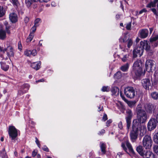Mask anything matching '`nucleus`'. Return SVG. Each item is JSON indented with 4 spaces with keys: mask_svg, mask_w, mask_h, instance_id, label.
<instances>
[{
    "mask_svg": "<svg viewBox=\"0 0 158 158\" xmlns=\"http://www.w3.org/2000/svg\"><path fill=\"white\" fill-rule=\"evenodd\" d=\"M139 129L141 136H143L146 133L147 129L145 126L138 123L137 120H134L132 122V130L130 133L131 139L133 142L137 138Z\"/></svg>",
    "mask_w": 158,
    "mask_h": 158,
    "instance_id": "1",
    "label": "nucleus"
},
{
    "mask_svg": "<svg viewBox=\"0 0 158 158\" xmlns=\"http://www.w3.org/2000/svg\"><path fill=\"white\" fill-rule=\"evenodd\" d=\"M142 105L140 103L139 104L136 108L137 114V120L138 123H144L147 120L148 117L146 112L145 110L142 108Z\"/></svg>",
    "mask_w": 158,
    "mask_h": 158,
    "instance_id": "2",
    "label": "nucleus"
},
{
    "mask_svg": "<svg viewBox=\"0 0 158 158\" xmlns=\"http://www.w3.org/2000/svg\"><path fill=\"white\" fill-rule=\"evenodd\" d=\"M142 65V61L140 60H137L133 64L131 74L135 78L139 77L142 74L143 70Z\"/></svg>",
    "mask_w": 158,
    "mask_h": 158,
    "instance_id": "3",
    "label": "nucleus"
},
{
    "mask_svg": "<svg viewBox=\"0 0 158 158\" xmlns=\"http://www.w3.org/2000/svg\"><path fill=\"white\" fill-rule=\"evenodd\" d=\"M124 93L126 96L130 98H133L136 94L135 90L132 87H128L125 88Z\"/></svg>",
    "mask_w": 158,
    "mask_h": 158,
    "instance_id": "4",
    "label": "nucleus"
},
{
    "mask_svg": "<svg viewBox=\"0 0 158 158\" xmlns=\"http://www.w3.org/2000/svg\"><path fill=\"white\" fill-rule=\"evenodd\" d=\"M143 144L146 149H149L151 148L152 141L150 136L148 135L145 136L143 139Z\"/></svg>",
    "mask_w": 158,
    "mask_h": 158,
    "instance_id": "5",
    "label": "nucleus"
},
{
    "mask_svg": "<svg viewBox=\"0 0 158 158\" xmlns=\"http://www.w3.org/2000/svg\"><path fill=\"white\" fill-rule=\"evenodd\" d=\"M8 133L9 137L11 138L12 140H14L18 136L17 130L13 126H9Z\"/></svg>",
    "mask_w": 158,
    "mask_h": 158,
    "instance_id": "6",
    "label": "nucleus"
},
{
    "mask_svg": "<svg viewBox=\"0 0 158 158\" xmlns=\"http://www.w3.org/2000/svg\"><path fill=\"white\" fill-rule=\"evenodd\" d=\"M155 62L152 60H147L145 63V70L148 72H150L152 71V68L154 67L155 69Z\"/></svg>",
    "mask_w": 158,
    "mask_h": 158,
    "instance_id": "7",
    "label": "nucleus"
},
{
    "mask_svg": "<svg viewBox=\"0 0 158 158\" xmlns=\"http://www.w3.org/2000/svg\"><path fill=\"white\" fill-rule=\"evenodd\" d=\"M126 113L127 115L126 117V119L127 122V129L128 131L130 128L131 119L133 116V113L131 110L129 109L127 110Z\"/></svg>",
    "mask_w": 158,
    "mask_h": 158,
    "instance_id": "8",
    "label": "nucleus"
},
{
    "mask_svg": "<svg viewBox=\"0 0 158 158\" xmlns=\"http://www.w3.org/2000/svg\"><path fill=\"white\" fill-rule=\"evenodd\" d=\"M143 48L141 46L135 48L133 52V57L135 58L137 56H141L143 55Z\"/></svg>",
    "mask_w": 158,
    "mask_h": 158,
    "instance_id": "9",
    "label": "nucleus"
},
{
    "mask_svg": "<svg viewBox=\"0 0 158 158\" xmlns=\"http://www.w3.org/2000/svg\"><path fill=\"white\" fill-rule=\"evenodd\" d=\"M144 107L146 112L149 114H152L155 109V106L151 103L145 104Z\"/></svg>",
    "mask_w": 158,
    "mask_h": 158,
    "instance_id": "10",
    "label": "nucleus"
},
{
    "mask_svg": "<svg viewBox=\"0 0 158 158\" xmlns=\"http://www.w3.org/2000/svg\"><path fill=\"white\" fill-rule=\"evenodd\" d=\"M157 121L154 118L151 119L148 123V129L149 131L154 129L156 126Z\"/></svg>",
    "mask_w": 158,
    "mask_h": 158,
    "instance_id": "11",
    "label": "nucleus"
},
{
    "mask_svg": "<svg viewBox=\"0 0 158 158\" xmlns=\"http://www.w3.org/2000/svg\"><path fill=\"white\" fill-rule=\"evenodd\" d=\"M29 85L27 84L22 85L18 91V94L21 95L25 93L29 89Z\"/></svg>",
    "mask_w": 158,
    "mask_h": 158,
    "instance_id": "12",
    "label": "nucleus"
},
{
    "mask_svg": "<svg viewBox=\"0 0 158 158\" xmlns=\"http://www.w3.org/2000/svg\"><path fill=\"white\" fill-rule=\"evenodd\" d=\"M140 46L143 48V50L145 49L146 51H149L150 49V46L148 41L146 40L141 41L140 43Z\"/></svg>",
    "mask_w": 158,
    "mask_h": 158,
    "instance_id": "13",
    "label": "nucleus"
},
{
    "mask_svg": "<svg viewBox=\"0 0 158 158\" xmlns=\"http://www.w3.org/2000/svg\"><path fill=\"white\" fill-rule=\"evenodd\" d=\"M6 52L7 56L10 58V57L14 56L13 49L12 47L10 46H8L6 48H4L3 52Z\"/></svg>",
    "mask_w": 158,
    "mask_h": 158,
    "instance_id": "14",
    "label": "nucleus"
},
{
    "mask_svg": "<svg viewBox=\"0 0 158 158\" xmlns=\"http://www.w3.org/2000/svg\"><path fill=\"white\" fill-rule=\"evenodd\" d=\"M142 84L143 87L146 89H149V87L151 83L150 80L148 79H144L142 80Z\"/></svg>",
    "mask_w": 158,
    "mask_h": 158,
    "instance_id": "15",
    "label": "nucleus"
},
{
    "mask_svg": "<svg viewBox=\"0 0 158 158\" xmlns=\"http://www.w3.org/2000/svg\"><path fill=\"white\" fill-rule=\"evenodd\" d=\"M148 31L147 29H144L140 30L139 32V33L140 38L144 39L148 36Z\"/></svg>",
    "mask_w": 158,
    "mask_h": 158,
    "instance_id": "16",
    "label": "nucleus"
},
{
    "mask_svg": "<svg viewBox=\"0 0 158 158\" xmlns=\"http://www.w3.org/2000/svg\"><path fill=\"white\" fill-rule=\"evenodd\" d=\"M36 54L37 51L35 49L33 50L32 51L27 50L24 52V54L27 56L31 57L32 56H35Z\"/></svg>",
    "mask_w": 158,
    "mask_h": 158,
    "instance_id": "17",
    "label": "nucleus"
},
{
    "mask_svg": "<svg viewBox=\"0 0 158 158\" xmlns=\"http://www.w3.org/2000/svg\"><path fill=\"white\" fill-rule=\"evenodd\" d=\"M1 67V69L5 71H7L9 68V66L8 65L9 63L5 61L0 62Z\"/></svg>",
    "mask_w": 158,
    "mask_h": 158,
    "instance_id": "18",
    "label": "nucleus"
},
{
    "mask_svg": "<svg viewBox=\"0 0 158 158\" xmlns=\"http://www.w3.org/2000/svg\"><path fill=\"white\" fill-rule=\"evenodd\" d=\"M41 63L40 61L34 62L31 63V67L36 70H39L40 68Z\"/></svg>",
    "mask_w": 158,
    "mask_h": 158,
    "instance_id": "19",
    "label": "nucleus"
},
{
    "mask_svg": "<svg viewBox=\"0 0 158 158\" xmlns=\"http://www.w3.org/2000/svg\"><path fill=\"white\" fill-rule=\"evenodd\" d=\"M9 19L12 23H15L18 20L17 15L15 13H12L9 15Z\"/></svg>",
    "mask_w": 158,
    "mask_h": 158,
    "instance_id": "20",
    "label": "nucleus"
},
{
    "mask_svg": "<svg viewBox=\"0 0 158 158\" xmlns=\"http://www.w3.org/2000/svg\"><path fill=\"white\" fill-rule=\"evenodd\" d=\"M143 157L144 158H156L154 154L149 151H146Z\"/></svg>",
    "mask_w": 158,
    "mask_h": 158,
    "instance_id": "21",
    "label": "nucleus"
},
{
    "mask_svg": "<svg viewBox=\"0 0 158 158\" xmlns=\"http://www.w3.org/2000/svg\"><path fill=\"white\" fill-rule=\"evenodd\" d=\"M136 151L140 155V156H143L146 152L143 151V147L141 146H139L136 148Z\"/></svg>",
    "mask_w": 158,
    "mask_h": 158,
    "instance_id": "22",
    "label": "nucleus"
},
{
    "mask_svg": "<svg viewBox=\"0 0 158 158\" xmlns=\"http://www.w3.org/2000/svg\"><path fill=\"white\" fill-rule=\"evenodd\" d=\"M111 91L113 95L117 96L119 95V89L117 87H114L112 88Z\"/></svg>",
    "mask_w": 158,
    "mask_h": 158,
    "instance_id": "23",
    "label": "nucleus"
},
{
    "mask_svg": "<svg viewBox=\"0 0 158 158\" xmlns=\"http://www.w3.org/2000/svg\"><path fill=\"white\" fill-rule=\"evenodd\" d=\"M126 144L129 152L132 154H134L135 152L131 144L128 141H127L126 142Z\"/></svg>",
    "mask_w": 158,
    "mask_h": 158,
    "instance_id": "24",
    "label": "nucleus"
},
{
    "mask_svg": "<svg viewBox=\"0 0 158 158\" xmlns=\"http://www.w3.org/2000/svg\"><path fill=\"white\" fill-rule=\"evenodd\" d=\"M129 66V64L127 63L126 64L122 66L120 68V69L123 72H126L128 70Z\"/></svg>",
    "mask_w": 158,
    "mask_h": 158,
    "instance_id": "25",
    "label": "nucleus"
},
{
    "mask_svg": "<svg viewBox=\"0 0 158 158\" xmlns=\"http://www.w3.org/2000/svg\"><path fill=\"white\" fill-rule=\"evenodd\" d=\"M125 102L127 103L128 106L131 108H132L135 106L136 103L135 101H128L127 100Z\"/></svg>",
    "mask_w": 158,
    "mask_h": 158,
    "instance_id": "26",
    "label": "nucleus"
},
{
    "mask_svg": "<svg viewBox=\"0 0 158 158\" xmlns=\"http://www.w3.org/2000/svg\"><path fill=\"white\" fill-rule=\"evenodd\" d=\"M6 37V32L5 31L2 30H0V39L3 40Z\"/></svg>",
    "mask_w": 158,
    "mask_h": 158,
    "instance_id": "27",
    "label": "nucleus"
},
{
    "mask_svg": "<svg viewBox=\"0 0 158 158\" xmlns=\"http://www.w3.org/2000/svg\"><path fill=\"white\" fill-rule=\"evenodd\" d=\"M152 98L155 100L158 99V93L154 92L151 94Z\"/></svg>",
    "mask_w": 158,
    "mask_h": 158,
    "instance_id": "28",
    "label": "nucleus"
},
{
    "mask_svg": "<svg viewBox=\"0 0 158 158\" xmlns=\"http://www.w3.org/2000/svg\"><path fill=\"white\" fill-rule=\"evenodd\" d=\"M34 36V35L32 32H30L28 37L27 38L26 41L27 43L31 42Z\"/></svg>",
    "mask_w": 158,
    "mask_h": 158,
    "instance_id": "29",
    "label": "nucleus"
},
{
    "mask_svg": "<svg viewBox=\"0 0 158 158\" xmlns=\"http://www.w3.org/2000/svg\"><path fill=\"white\" fill-rule=\"evenodd\" d=\"M100 148L102 152L104 154H105L106 152V146L105 144L103 143H101Z\"/></svg>",
    "mask_w": 158,
    "mask_h": 158,
    "instance_id": "30",
    "label": "nucleus"
},
{
    "mask_svg": "<svg viewBox=\"0 0 158 158\" xmlns=\"http://www.w3.org/2000/svg\"><path fill=\"white\" fill-rule=\"evenodd\" d=\"M5 13L3 7L0 6V18L2 17L5 15Z\"/></svg>",
    "mask_w": 158,
    "mask_h": 158,
    "instance_id": "31",
    "label": "nucleus"
},
{
    "mask_svg": "<svg viewBox=\"0 0 158 158\" xmlns=\"http://www.w3.org/2000/svg\"><path fill=\"white\" fill-rule=\"evenodd\" d=\"M156 3L154 1L151 2L147 5L146 7L150 8L151 7H154L156 6Z\"/></svg>",
    "mask_w": 158,
    "mask_h": 158,
    "instance_id": "32",
    "label": "nucleus"
},
{
    "mask_svg": "<svg viewBox=\"0 0 158 158\" xmlns=\"http://www.w3.org/2000/svg\"><path fill=\"white\" fill-rule=\"evenodd\" d=\"M32 3L31 0H25V4L28 8L30 7Z\"/></svg>",
    "mask_w": 158,
    "mask_h": 158,
    "instance_id": "33",
    "label": "nucleus"
},
{
    "mask_svg": "<svg viewBox=\"0 0 158 158\" xmlns=\"http://www.w3.org/2000/svg\"><path fill=\"white\" fill-rule=\"evenodd\" d=\"M101 90L102 92H109L110 90V87L108 86H103L102 87Z\"/></svg>",
    "mask_w": 158,
    "mask_h": 158,
    "instance_id": "34",
    "label": "nucleus"
},
{
    "mask_svg": "<svg viewBox=\"0 0 158 158\" xmlns=\"http://www.w3.org/2000/svg\"><path fill=\"white\" fill-rule=\"evenodd\" d=\"M153 140L155 143L158 144V132L154 135Z\"/></svg>",
    "mask_w": 158,
    "mask_h": 158,
    "instance_id": "35",
    "label": "nucleus"
},
{
    "mask_svg": "<svg viewBox=\"0 0 158 158\" xmlns=\"http://www.w3.org/2000/svg\"><path fill=\"white\" fill-rule=\"evenodd\" d=\"M158 40V35H156L150 38V42H152Z\"/></svg>",
    "mask_w": 158,
    "mask_h": 158,
    "instance_id": "36",
    "label": "nucleus"
},
{
    "mask_svg": "<svg viewBox=\"0 0 158 158\" xmlns=\"http://www.w3.org/2000/svg\"><path fill=\"white\" fill-rule=\"evenodd\" d=\"M133 42L131 39H129L127 40V46L128 48H130L132 45Z\"/></svg>",
    "mask_w": 158,
    "mask_h": 158,
    "instance_id": "37",
    "label": "nucleus"
},
{
    "mask_svg": "<svg viewBox=\"0 0 158 158\" xmlns=\"http://www.w3.org/2000/svg\"><path fill=\"white\" fill-rule=\"evenodd\" d=\"M114 77L116 79L120 78L121 77V75L120 72H117L114 75Z\"/></svg>",
    "mask_w": 158,
    "mask_h": 158,
    "instance_id": "38",
    "label": "nucleus"
},
{
    "mask_svg": "<svg viewBox=\"0 0 158 158\" xmlns=\"http://www.w3.org/2000/svg\"><path fill=\"white\" fill-rule=\"evenodd\" d=\"M128 55L127 54L124 55L123 57L122 58V60L123 61L125 62L128 60Z\"/></svg>",
    "mask_w": 158,
    "mask_h": 158,
    "instance_id": "39",
    "label": "nucleus"
},
{
    "mask_svg": "<svg viewBox=\"0 0 158 158\" xmlns=\"http://www.w3.org/2000/svg\"><path fill=\"white\" fill-rule=\"evenodd\" d=\"M40 18L36 19L35 21L34 25L38 27L39 25V23L40 22Z\"/></svg>",
    "mask_w": 158,
    "mask_h": 158,
    "instance_id": "40",
    "label": "nucleus"
},
{
    "mask_svg": "<svg viewBox=\"0 0 158 158\" xmlns=\"http://www.w3.org/2000/svg\"><path fill=\"white\" fill-rule=\"evenodd\" d=\"M5 23L6 24V29L7 32V33L8 34H10V31L9 30L10 27L8 25V24L7 23V22H5Z\"/></svg>",
    "mask_w": 158,
    "mask_h": 158,
    "instance_id": "41",
    "label": "nucleus"
},
{
    "mask_svg": "<svg viewBox=\"0 0 158 158\" xmlns=\"http://www.w3.org/2000/svg\"><path fill=\"white\" fill-rule=\"evenodd\" d=\"M11 2L15 6H17L19 4V2L18 0H11Z\"/></svg>",
    "mask_w": 158,
    "mask_h": 158,
    "instance_id": "42",
    "label": "nucleus"
},
{
    "mask_svg": "<svg viewBox=\"0 0 158 158\" xmlns=\"http://www.w3.org/2000/svg\"><path fill=\"white\" fill-rule=\"evenodd\" d=\"M5 151V148H4L3 149V153H1V156L2 157V158H8L7 157V156L6 154V153L4 152Z\"/></svg>",
    "mask_w": 158,
    "mask_h": 158,
    "instance_id": "43",
    "label": "nucleus"
},
{
    "mask_svg": "<svg viewBox=\"0 0 158 158\" xmlns=\"http://www.w3.org/2000/svg\"><path fill=\"white\" fill-rule=\"evenodd\" d=\"M153 151L155 153L158 155V146L155 145L153 147Z\"/></svg>",
    "mask_w": 158,
    "mask_h": 158,
    "instance_id": "44",
    "label": "nucleus"
},
{
    "mask_svg": "<svg viewBox=\"0 0 158 158\" xmlns=\"http://www.w3.org/2000/svg\"><path fill=\"white\" fill-rule=\"evenodd\" d=\"M37 27L34 25L31 29V32H32L33 34H34V33L35 32L36 30V28Z\"/></svg>",
    "mask_w": 158,
    "mask_h": 158,
    "instance_id": "45",
    "label": "nucleus"
},
{
    "mask_svg": "<svg viewBox=\"0 0 158 158\" xmlns=\"http://www.w3.org/2000/svg\"><path fill=\"white\" fill-rule=\"evenodd\" d=\"M151 10L152 11V12L154 13V14L155 15L157 16H158V13L157 12L155 8H152L151 9Z\"/></svg>",
    "mask_w": 158,
    "mask_h": 158,
    "instance_id": "46",
    "label": "nucleus"
},
{
    "mask_svg": "<svg viewBox=\"0 0 158 158\" xmlns=\"http://www.w3.org/2000/svg\"><path fill=\"white\" fill-rule=\"evenodd\" d=\"M118 127L120 129H122L123 128V124L122 122H120L118 124Z\"/></svg>",
    "mask_w": 158,
    "mask_h": 158,
    "instance_id": "47",
    "label": "nucleus"
},
{
    "mask_svg": "<svg viewBox=\"0 0 158 158\" xmlns=\"http://www.w3.org/2000/svg\"><path fill=\"white\" fill-rule=\"evenodd\" d=\"M18 49L20 50H21L22 49V46L21 44V41H19L18 43Z\"/></svg>",
    "mask_w": 158,
    "mask_h": 158,
    "instance_id": "48",
    "label": "nucleus"
},
{
    "mask_svg": "<svg viewBox=\"0 0 158 158\" xmlns=\"http://www.w3.org/2000/svg\"><path fill=\"white\" fill-rule=\"evenodd\" d=\"M35 139H36V140H35L36 143V144L38 145V147L39 148H40V143L38 139H37V137H35Z\"/></svg>",
    "mask_w": 158,
    "mask_h": 158,
    "instance_id": "49",
    "label": "nucleus"
},
{
    "mask_svg": "<svg viewBox=\"0 0 158 158\" xmlns=\"http://www.w3.org/2000/svg\"><path fill=\"white\" fill-rule=\"evenodd\" d=\"M120 95L122 99L125 102L127 99L123 95V94L121 92H120Z\"/></svg>",
    "mask_w": 158,
    "mask_h": 158,
    "instance_id": "50",
    "label": "nucleus"
},
{
    "mask_svg": "<svg viewBox=\"0 0 158 158\" xmlns=\"http://www.w3.org/2000/svg\"><path fill=\"white\" fill-rule=\"evenodd\" d=\"M131 27V23H128L126 25V28L127 30H130Z\"/></svg>",
    "mask_w": 158,
    "mask_h": 158,
    "instance_id": "51",
    "label": "nucleus"
},
{
    "mask_svg": "<svg viewBox=\"0 0 158 158\" xmlns=\"http://www.w3.org/2000/svg\"><path fill=\"white\" fill-rule=\"evenodd\" d=\"M42 149L44 151L46 152H49V149L46 146H44L43 148Z\"/></svg>",
    "mask_w": 158,
    "mask_h": 158,
    "instance_id": "52",
    "label": "nucleus"
},
{
    "mask_svg": "<svg viewBox=\"0 0 158 158\" xmlns=\"http://www.w3.org/2000/svg\"><path fill=\"white\" fill-rule=\"evenodd\" d=\"M121 146H122V147L123 148V149L126 152H127V148H126V147H125V144L123 143H122V145H121Z\"/></svg>",
    "mask_w": 158,
    "mask_h": 158,
    "instance_id": "53",
    "label": "nucleus"
},
{
    "mask_svg": "<svg viewBox=\"0 0 158 158\" xmlns=\"http://www.w3.org/2000/svg\"><path fill=\"white\" fill-rule=\"evenodd\" d=\"M112 122V121L111 119H109L106 122V126L108 127L109 126V124Z\"/></svg>",
    "mask_w": 158,
    "mask_h": 158,
    "instance_id": "54",
    "label": "nucleus"
},
{
    "mask_svg": "<svg viewBox=\"0 0 158 158\" xmlns=\"http://www.w3.org/2000/svg\"><path fill=\"white\" fill-rule=\"evenodd\" d=\"M37 152L35 150H34L32 152V156L33 157H35L36 155L37 154Z\"/></svg>",
    "mask_w": 158,
    "mask_h": 158,
    "instance_id": "55",
    "label": "nucleus"
},
{
    "mask_svg": "<svg viewBox=\"0 0 158 158\" xmlns=\"http://www.w3.org/2000/svg\"><path fill=\"white\" fill-rule=\"evenodd\" d=\"M107 119V116L106 114H104V115L103 116V118H102V119L104 121H105Z\"/></svg>",
    "mask_w": 158,
    "mask_h": 158,
    "instance_id": "56",
    "label": "nucleus"
},
{
    "mask_svg": "<svg viewBox=\"0 0 158 158\" xmlns=\"http://www.w3.org/2000/svg\"><path fill=\"white\" fill-rule=\"evenodd\" d=\"M147 11V10L145 9H143L141 10L139 13V14H142L143 12H145Z\"/></svg>",
    "mask_w": 158,
    "mask_h": 158,
    "instance_id": "57",
    "label": "nucleus"
},
{
    "mask_svg": "<svg viewBox=\"0 0 158 158\" xmlns=\"http://www.w3.org/2000/svg\"><path fill=\"white\" fill-rule=\"evenodd\" d=\"M29 19L28 17H26L24 19V22L25 23H27L29 21Z\"/></svg>",
    "mask_w": 158,
    "mask_h": 158,
    "instance_id": "58",
    "label": "nucleus"
},
{
    "mask_svg": "<svg viewBox=\"0 0 158 158\" xmlns=\"http://www.w3.org/2000/svg\"><path fill=\"white\" fill-rule=\"evenodd\" d=\"M105 132V131L104 129L100 131L99 132L98 134L99 135H102Z\"/></svg>",
    "mask_w": 158,
    "mask_h": 158,
    "instance_id": "59",
    "label": "nucleus"
},
{
    "mask_svg": "<svg viewBox=\"0 0 158 158\" xmlns=\"http://www.w3.org/2000/svg\"><path fill=\"white\" fill-rule=\"evenodd\" d=\"M51 6L53 7L55 6H56V4L54 2H53L51 3Z\"/></svg>",
    "mask_w": 158,
    "mask_h": 158,
    "instance_id": "60",
    "label": "nucleus"
},
{
    "mask_svg": "<svg viewBox=\"0 0 158 158\" xmlns=\"http://www.w3.org/2000/svg\"><path fill=\"white\" fill-rule=\"evenodd\" d=\"M50 0H40V2H48Z\"/></svg>",
    "mask_w": 158,
    "mask_h": 158,
    "instance_id": "61",
    "label": "nucleus"
},
{
    "mask_svg": "<svg viewBox=\"0 0 158 158\" xmlns=\"http://www.w3.org/2000/svg\"><path fill=\"white\" fill-rule=\"evenodd\" d=\"M102 109H103L102 107H101V106H99L98 107V110L99 111H101L102 110Z\"/></svg>",
    "mask_w": 158,
    "mask_h": 158,
    "instance_id": "62",
    "label": "nucleus"
},
{
    "mask_svg": "<svg viewBox=\"0 0 158 158\" xmlns=\"http://www.w3.org/2000/svg\"><path fill=\"white\" fill-rule=\"evenodd\" d=\"M44 81V80L43 79H40L36 81V82H43Z\"/></svg>",
    "mask_w": 158,
    "mask_h": 158,
    "instance_id": "63",
    "label": "nucleus"
},
{
    "mask_svg": "<svg viewBox=\"0 0 158 158\" xmlns=\"http://www.w3.org/2000/svg\"><path fill=\"white\" fill-rule=\"evenodd\" d=\"M43 41L42 40H40L39 42V45L40 46H42V43H41V42Z\"/></svg>",
    "mask_w": 158,
    "mask_h": 158,
    "instance_id": "64",
    "label": "nucleus"
}]
</instances>
